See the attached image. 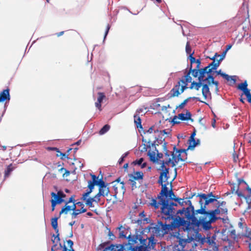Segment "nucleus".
Here are the masks:
<instances>
[{"label":"nucleus","instance_id":"nucleus-1","mask_svg":"<svg viewBox=\"0 0 251 251\" xmlns=\"http://www.w3.org/2000/svg\"><path fill=\"white\" fill-rule=\"evenodd\" d=\"M200 198L199 203L201 205L200 209L194 210V206H190L179 211L182 213L184 212L187 218V228L198 229L203 231H208L213 229L212 224L215 223L218 220L221 219L218 215L221 214H226L227 208L226 207L220 208L217 206L215 209H210L209 205L217 201L219 199L218 196H215L212 192L207 194L202 193L199 194L197 196Z\"/></svg>","mask_w":251,"mask_h":251},{"label":"nucleus","instance_id":"nucleus-2","mask_svg":"<svg viewBox=\"0 0 251 251\" xmlns=\"http://www.w3.org/2000/svg\"><path fill=\"white\" fill-rule=\"evenodd\" d=\"M173 214L172 218L166 219L163 218L160 214L161 219L165 221V224L162 222L157 221V223H151L148 227L144 229L145 232H151L150 237L154 236L163 237L165 234L168 233L170 230H173L180 226H183L184 230L190 231V228H187V220H184V218H180L179 216H176Z\"/></svg>","mask_w":251,"mask_h":251},{"label":"nucleus","instance_id":"nucleus-3","mask_svg":"<svg viewBox=\"0 0 251 251\" xmlns=\"http://www.w3.org/2000/svg\"><path fill=\"white\" fill-rule=\"evenodd\" d=\"M168 171L166 169L164 172H161L158 183L161 185L162 189L158 196V199L161 200L162 207L161 208V215L163 218L166 219L172 218L173 214H175L176 211L174 206H176L177 204L170 201L164 197H167L168 196V189L167 187L169 182L168 179L169 178Z\"/></svg>","mask_w":251,"mask_h":251},{"label":"nucleus","instance_id":"nucleus-4","mask_svg":"<svg viewBox=\"0 0 251 251\" xmlns=\"http://www.w3.org/2000/svg\"><path fill=\"white\" fill-rule=\"evenodd\" d=\"M195 63L197 64L196 67L194 69H192V65H190L189 71L187 72L185 71V75L177 82L172 89L170 93L171 98L178 97L188 88V83L192 81V78L190 76L191 73L194 77H198L201 61L200 59H197Z\"/></svg>","mask_w":251,"mask_h":251},{"label":"nucleus","instance_id":"nucleus-5","mask_svg":"<svg viewBox=\"0 0 251 251\" xmlns=\"http://www.w3.org/2000/svg\"><path fill=\"white\" fill-rule=\"evenodd\" d=\"M143 142L147 143V145H144L143 148L144 151H147L148 148H150L148 152V155L150 157V160L153 162H156L158 160L162 158L163 154L162 153H159L158 151L156 150L155 142V141H152L150 139L147 141L146 139H143Z\"/></svg>","mask_w":251,"mask_h":251},{"label":"nucleus","instance_id":"nucleus-6","mask_svg":"<svg viewBox=\"0 0 251 251\" xmlns=\"http://www.w3.org/2000/svg\"><path fill=\"white\" fill-rule=\"evenodd\" d=\"M90 176H91L92 180H89L88 181V188L89 189L87 190L86 192L82 195V196L81 198V200L83 201H85L86 198L90 195V193H92L93 190L94 188L95 185H97L99 187V188H100L108 185L107 183H105V182L103 180L102 177H101L100 179H99V176H97L95 175L91 174Z\"/></svg>","mask_w":251,"mask_h":251},{"label":"nucleus","instance_id":"nucleus-7","mask_svg":"<svg viewBox=\"0 0 251 251\" xmlns=\"http://www.w3.org/2000/svg\"><path fill=\"white\" fill-rule=\"evenodd\" d=\"M163 152H164L165 160H162L160 170L161 172H164L166 169H167L168 172H169V168H166L165 165H169L171 164L174 161V151H170L167 150L166 143H164L162 145Z\"/></svg>","mask_w":251,"mask_h":251},{"label":"nucleus","instance_id":"nucleus-8","mask_svg":"<svg viewBox=\"0 0 251 251\" xmlns=\"http://www.w3.org/2000/svg\"><path fill=\"white\" fill-rule=\"evenodd\" d=\"M148 242H142L140 245L132 247L135 251H150L154 248L156 242L153 237H148Z\"/></svg>","mask_w":251,"mask_h":251},{"label":"nucleus","instance_id":"nucleus-9","mask_svg":"<svg viewBox=\"0 0 251 251\" xmlns=\"http://www.w3.org/2000/svg\"><path fill=\"white\" fill-rule=\"evenodd\" d=\"M128 239V244L125 245H128L129 247H134L136 245H140L142 242H147L148 237H146L144 238L142 235L136 233L134 235H129L127 237Z\"/></svg>","mask_w":251,"mask_h":251},{"label":"nucleus","instance_id":"nucleus-10","mask_svg":"<svg viewBox=\"0 0 251 251\" xmlns=\"http://www.w3.org/2000/svg\"><path fill=\"white\" fill-rule=\"evenodd\" d=\"M174 151V158L172 162V167L175 166L179 161L184 162L186 159L187 150L177 149L176 146L173 148Z\"/></svg>","mask_w":251,"mask_h":251},{"label":"nucleus","instance_id":"nucleus-11","mask_svg":"<svg viewBox=\"0 0 251 251\" xmlns=\"http://www.w3.org/2000/svg\"><path fill=\"white\" fill-rule=\"evenodd\" d=\"M186 199V200L185 201H184V199H182L178 198H176L175 199V201H177L181 206H184V203H185V204H186V205H188V206L186 208L183 207L182 209L178 210V211H176L175 210L176 212H175V215L176 216H179L180 218H184V220H187V218L185 216L184 212L181 213L179 212V211L181 210H182L183 209H184L185 210L187 208H189L191 206H193L192 204L191 201L187 199Z\"/></svg>","mask_w":251,"mask_h":251},{"label":"nucleus","instance_id":"nucleus-12","mask_svg":"<svg viewBox=\"0 0 251 251\" xmlns=\"http://www.w3.org/2000/svg\"><path fill=\"white\" fill-rule=\"evenodd\" d=\"M107 244L108 242L100 244L99 246V249H104L103 251H123L124 250L125 245L124 244H111L109 246L106 247Z\"/></svg>","mask_w":251,"mask_h":251},{"label":"nucleus","instance_id":"nucleus-13","mask_svg":"<svg viewBox=\"0 0 251 251\" xmlns=\"http://www.w3.org/2000/svg\"><path fill=\"white\" fill-rule=\"evenodd\" d=\"M113 188L115 192L114 196L116 197L118 194H124L126 192V188L125 187V184L123 181L120 183H116L113 184Z\"/></svg>","mask_w":251,"mask_h":251},{"label":"nucleus","instance_id":"nucleus-14","mask_svg":"<svg viewBox=\"0 0 251 251\" xmlns=\"http://www.w3.org/2000/svg\"><path fill=\"white\" fill-rule=\"evenodd\" d=\"M10 100V89L7 88L0 92V101L4 102L5 101H9Z\"/></svg>","mask_w":251,"mask_h":251},{"label":"nucleus","instance_id":"nucleus-15","mask_svg":"<svg viewBox=\"0 0 251 251\" xmlns=\"http://www.w3.org/2000/svg\"><path fill=\"white\" fill-rule=\"evenodd\" d=\"M106 99V96L104 93L98 92L97 100L95 102V106L100 110L101 111V102L104 100Z\"/></svg>","mask_w":251,"mask_h":251},{"label":"nucleus","instance_id":"nucleus-16","mask_svg":"<svg viewBox=\"0 0 251 251\" xmlns=\"http://www.w3.org/2000/svg\"><path fill=\"white\" fill-rule=\"evenodd\" d=\"M208 69L207 67H205L202 69H199L198 72V80L200 81L205 82V80L204 78L205 74H211L210 72H208Z\"/></svg>","mask_w":251,"mask_h":251},{"label":"nucleus","instance_id":"nucleus-17","mask_svg":"<svg viewBox=\"0 0 251 251\" xmlns=\"http://www.w3.org/2000/svg\"><path fill=\"white\" fill-rule=\"evenodd\" d=\"M217 55V53H216L215 55V56L211 58V59L213 60L214 61L210 63L206 67H207V69H208V72H211L212 70H216L217 68L219 66V62L220 61H222L223 59V57H220L219 60L217 61V63H215V57Z\"/></svg>","mask_w":251,"mask_h":251},{"label":"nucleus","instance_id":"nucleus-18","mask_svg":"<svg viewBox=\"0 0 251 251\" xmlns=\"http://www.w3.org/2000/svg\"><path fill=\"white\" fill-rule=\"evenodd\" d=\"M205 82L208 83V84L210 85L211 84H214L215 85V92L216 93H218L219 91V82L217 81L214 80V77L211 75L209 74L207 76L206 78L205 79Z\"/></svg>","mask_w":251,"mask_h":251},{"label":"nucleus","instance_id":"nucleus-19","mask_svg":"<svg viewBox=\"0 0 251 251\" xmlns=\"http://www.w3.org/2000/svg\"><path fill=\"white\" fill-rule=\"evenodd\" d=\"M209 85H210L207 82L202 85V94L205 100H206L208 96H211Z\"/></svg>","mask_w":251,"mask_h":251},{"label":"nucleus","instance_id":"nucleus-20","mask_svg":"<svg viewBox=\"0 0 251 251\" xmlns=\"http://www.w3.org/2000/svg\"><path fill=\"white\" fill-rule=\"evenodd\" d=\"M51 195L53 198L56 200L57 201H61V203L64 201L63 198L66 197V195L63 193L61 191H59L57 194L54 192L51 193Z\"/></svg>","mask_w":251,"mask_h":251},{"label":"nucleus","instance_id":"nucleus-21","mask_svg":"<svg viewBox=\"0 0 251 251\" xmlns=\"http://www.w3.org/2000/svg\"><path fill=\"white\" fill-rule=\"evenodd\" d=\"M217 75H221L224 78L226 79L227 81H232L233 83H235L236 82V79L235 78V76H229L228 75L222 73L221 70H219L216 72Z\"/></svg>","mask_w":251,"mask_h":251},{"label":"nucleus","instance_id":"nucleus-22","mask_svg":"<svg viewBox=\"0 0 251 251\" xmlns=\"http://www.w3.org/2000/svg\"><path fill=\"white\" fill-rule=\"evenodd\" d=\"M191 114L189 111H187L186 114L184 113H180L178 115V118L179 120L181 121H188L189 120H191L193 121V120L191 118Z\"/></svg>","mask_w":251,"mask_h":251},{"label":"nucleus","instance_id":"nucleus-23","mask_svg":"<svg viewBox=\"0 0 251 251\" xmlns=\"http://www.w3.org/2000/svg\"><path fill=\"white\" fill-rule=\"evenodd\" d=\"M110 192L109 187L108 185H106L104 187L99 188L98 193L100 195L103 197L107 196Z\"/></svg>","mask_w":251,"mask_h":251},{"label":"nucleus","instance_id":"nucleus-24","mask_svg":"<svg viewBox=\"0 0 251 251\" xmlns=\"http://www.w3.org/2000/svg\"><path fill=\"white\" fill-rule=\"evenodd\" d=\"M139 111H137L136 114L134 116V123L137 128H142L141 125V119L139 115Z\"/></svg>","mask_w":251,"mask_h":251},{"label":"nucleus","instance_id":"nucleus-25","mask_svg":"<svg viewBox=\"0 0 251 251\" xmlns=\"http://www.w3.org/2000/svg\"><path fill=\"white\" fill-rule=\"evenodd\" d=\"M187 243V239H180L178 241V244L177 245V247H178L177 251H184V249Z\"/></svg>","mask_w":251,"mask_h":251},{"label":"nucleus","instance_id":"nucleus-26","mask_svg":"<svg viewBox=\"0 0 251 251\" xmlns=\"http://www.w3.org/2000/svg\"><path fill=\"white\" fill-rule=\"evenodd\" d=\"M143 173L142 172L138 171L134 173L133 175H130L129 178L135 180H138L139 179L142 180L143 179Z\"/></svg>","mask_w":251,"mask_h":251},{"label":"nucleus","instance_id":"nucleus-27","mask_svg":"<svg viewBox=\"0 0 251 251\" xmlns=\"http://www.w3.org/2000/svg\"><path fill=\"white\" fill-rule=\"evenodd\" d=\"M191 99H193V100H197L198 101H201V102H203L202 101H201L200 98H197V97H189L188 98H187L186 99H185L182 102H181L178 106H176V108H179L180 109H182L184 108V107L185 106V105L186 104V103L188 102V101L191 100Z\"/></svg>","mask_w":251,"mask_h":251},{"label":"nucleus","instance_id":"nucleus-28","mask_svg":"<svg viewBox=\"0 0 251 251\" xmlns=\"http://www.w3.org/2000/svg\"><path fill=\"white\" fill-rule=\"evenodd\" d=\"M74 243L71 240H68L67 241V247L64 245L63 247V251H75L73 248Z\"/></svg>","mask_w":251,"mask_h":251},{"label":"nucleus","instance_id":"nucleus-29","mask_svg":"<svg viewBox=\"0 0 251 251\" xmlns=\"http://www.w3.org/2000/svg\"><path fill=\"white\" fill-rule=\"evenodd\" d=\"M202 82L203 81H200L199 80L198 82H195V81H193L191 82V84L189 88L190 89H194L197 91L199 90L201 86H202Z\"/></svg>","mask_w":251,"mask_h":251},{"label":"nucleus","instance_id":"nucleus-30","mask_svg":"<svg viewBox=\"0 0 251 251\" xmlns=\"http://www.w3.org/2000/svg\"><path fill=\"white\" fill-rule=\"evenodd\" d=\"M59 217H54L51 219V225L52 228L54 229L55 232H58L59 231V229L58 228V223L57 220L59 218Z\"/></svg>","mask_w":251,"mask_h":251},{"label":"nucleus","instance_id":"nucleus-31","mask_svg":"<svg viewBox=\"0 0 251 251\" xmlns=\"http://www.w3.org/2000/svg\"><path fill=\"white\" fill-rule=\"evenodd\" d=\"M143 161H144L143 158H140L138 160H136L132 162V164L134 165H138L139 166H141V168H144L146 167L147 163L146 162L143 163Z\"/></svg>","mask_w":251,"mask_h":251},{"label":"nucleus","instance_id":"nucleus-32","mask_svg":"<svg viewBox=\"0 0 251 251\" xmlns=\"http://www.w3.org/2000/svg\"><path fill=\"white\" fill-rule=\"evenodd\" d=\"M151 205L154 207L155 209L159 208V206L161 205L160 209L162 207V202H161V200H159V201L157 202L155 199H152L151 200V202L150 203Z\"/></svg>","mask_w":251,"mask_h":251},{"label":"nucleus","instance_id":"nucleus-33","mask_svg":"<svg viewBox=\"0 0 251 251\" xmlns=\"http://www.w3.org/2000/svg\"><path fill=\"white\" fill-rule=\"evenodd\" d=\"M56 235L54 234H53L52 237H54V239H52L51 241L52 242V243L53 244V245L52 247H55L57 246V243H59L60 241V239L59 238V231L58 232H55Z\"/></svg>","mask_w":251,"mask_h":251},{"label":"nucleus","instance_id":"nucleus-34","mask_svg":"<svg viewBox=\"0 0 251 251\" xmlns=\"http://www.w3.org/2000/svg\"><path fill=\"white\" fill-rule=\"evenodd\" d=\"M188 142L189 144V145L188 146V150H193L194 148L196 146V145L199 143V140H198L197 141L195 140V139L194 140H188Z\"/></svg>","mask_w":251,"mask_h":251},{"label":"nucleus","instance_id":"nucleus-35","mask_svg":"<svg viewBox=\"0 0 251 251\" xmlns=\"http://www.w3.org/2000/svg\"><path fill=\"white\" fill-rule=\"evenodd\" d=\"M72 207L71 206L66 205L62 208L61 210L59 212V216H60L62 214L64 213L65 214H67L68 211L71 210Z\"/></svg>","mask_w":251,"mask_h":251},{"label":"nucleus","instance_id":"nucleus-36","mask_svg":"<svg viewBox=\"0 0 251 251\" xmlns=\"http://www.w3.org/2000/svg\"><path fill=\"white\" fill-rule=\"evenodd\" d=\"M110 126L109 125L107 124L104 125L99 131V134L103 135L105 134L110 129Z\"/></svg>","mask_w":251,"mask_h":251},{"label":"nucleus","instance_id":"nucleus-37","mask_svg":"<svg viewBox=\"0 0 251 251\" xmlns=\"http://www.w3.org/2000/svg\"><path fill=\"white\" fill-rule=\"evenodd\" d=\"M237 89L243 91L248 88V83L247 80H245L243 83H239L237 87Z\"/></svg>","mask_w":251,"mask_h":251},{"label":"nucleus","instance_id":"nucleus-38","mask_svg":"<svg viewBox=\"0 0 251 251\" xmlns=\"http://www.w3.org/2000/svg\"><path fill=\"white\" fill-rule=\"evenodd\" d=\"M12 171V164H11L7 167L6 169L5 170L4 177H8Z\"/></svg>","mask_w":251,"mask_h":251},{"label":"nucleus","instance_id":"nucleus-39","mask_svg":"<svg viewBox=\"0 0 251 251\" xmlns=\"http://www.w3.org/2000/svg\"><path fill=\"white\" fill-rule=\"evenodd\" d=\"M51 211H53L54 210L55 206L56 205V204H60L61 201H57L56 200H55L53 198V199L51 200Z\"/></svg>","mask_w":251,"mask_h":251},{"label":"nucleus","instance_id":"nucleus-40","mask_svg":"<svg viewBox=\"0 0 251 251\" xmlns=\"http://www.w3.org/2000/svg\"><path fill=\"white\" fill-rule=\"evenodd\" d=\"M106 229L108 230V236L111 240H113L115 238V236L113 233V232L110 230V228H108L106 227Z\"/></svg>","mask_w":251,"mask_h":251},{"label":"nucleus","instance_id":"nucleus-41","mask_svg":"<svg viewBox=\"0 0 251 251\" xmlns=\"http://www.w3.org/2000/svg\"><path fill=\"white\" fill-rule=\"evenodd\" d=\"M185 50L187 54L190 55L191 53H192L189 42H187L186 43Z\"/></svg>","mask_w":251,"mask_h":251},{"label":"nucleus","instance_id":"nucleus-42","mask_svg":"<svg viewBox=\"0 0 251 251\" xmlns=\"http://www.w3.org/2000/svg\"><path fill=\"white\" fill-rule=\"evenodd\" d=\"M81 214V212L80 210L77 209L76 210H75L73 212V213L71 214V216L72 219H75L76 218L77 216Z\"/></svg>","mask_w":251,"mask_h":251},{"label":"nucleus","instance_id":"nucleus-43","mask_svg":"<svg viewBox=\"0 0 251 251\" xmlns=\"http://www.w3.org/2000/svg\"><path fill=\"white\" fill-rule=\"evenodd\" d=\"M128 152H126V153H125L124 154H123V155L122 156V157L120 158V159L119 160V163L120 165H121L122 164V163L124 162V161L125 160V158L128 155Z\"/></svg>","mask_w":251,"mask_h":251},{"label":"nucleus","instance_id":"nucleus-44","mask_svg":"<svg viewBox=\"0 0 251 251\" xmlns=\"http://www.w3.org/2000/svg\"><path fill=\"white\" fill-rule=\"evenodd\" d=\"M129 181L130 182V185L132 189L137 188L136 182L135 180L129 178Z\"/></svg>","mask_w":251,"mask_h":251},{"label":"nucleus","instance_id":"nucleus-45","mask_svg":"<svg viewBox=\"0 0 251 251\" xmlns=\"http://www.w3.org/2000/svg\"><path fill=\"white\" fill-rule=\"evenodd\" d=\"M194 52H192V53H191L189 55V59L190 61L191 65L192 66V64L195 63L196 62V58L193 56V54H194Z\"/></svg>","mask_w":251,"mask_h":251},{"label":"nucleus","instance_id":"nucleus-46","mask_svg":"<svg viewBox=\"0 0 251 251\" xmlns=\"http://www.w3.org/2000/svg\"><path fill=\"white\" fill-rule=\"evenodd\" d=\"M168 195H169V197L170 198V199H168L169 200H175V199H176L175 197V195L174 193V192H173V191L172 190H171L169 192H168ZM170 201V200H169Z\"/></svg>","mask_w":251,"mask_h":251},{"label":"nucleus","instance_id":"nucleus-47","mask_svg":"<svg viewBox=\"0 0 251 251\" xmlns=\"http://www.w3.org/2000/svg\"><path fill=\"white\" fill-rule=\"evenodd\" d=\"M75 195H72L69 199V200L66 202V205H67L68 203L73 202V203L75 202Z\"/></svg>","mask_w":251,"mask_h":251},{"label":"nucleus","instance_id":"nucleus-48","mask_svg":"<svg viewBox=\"0 0 251 251\" xmlns=\"http://www.w3.org/2000/svg\"><path fill=\"white\" fill-rule=\"evenodd\" d=\"M101 196L98 193L94 196L95 202L98 203L100 201V197Z\"/></svg>","mask_w":251,"mask_h":251},{"label":"nucleus","instance_id":"nucleus-49","mask_svg":"<svg viewBox=\"0 0 251 251\" xmlns=\"http://www.w3.org/2000/svg\"><path fill=\"white\" fill-rule=\"evenodd\" d=\"M85 201H86V202H85L86 205H87V206H89L90 207H92L94 206L93 204V202L92 201H91L90 200H89L88 199H87V198H86Z\"/></svg>","mask_w":251,"mask_h":251},{"label":"nucleus","instance_id":"nucleus-50","mask_svg":"<svg viewBox=\"0 0 251 251\" xmlns=\"http://www.w3.org/2000/svg\"><path fill=\"white\" fill-rule=\"evenodd\" d=\"M60 170V171H65V173L63 174V176H68L70 174V171H69L68 170H67L66 169H65L64 168H61Z\"/></svg>","mask_w":251,"mask_h":251},{"label":"nucleus","instance_id":"nucleus-51","mask_svg":"<svg viewBox=\"0 0 251 251\" xmlns=\"http://www.w3.org/2000/svg\"><path fill=\"white\" fill-rule=\"evenodd\" d=\"M230 235L233 239H235L236 238V231L235 230H231L230 232Z\"/></svg>","mask_w":251,"mask_h":251},{"label":"nucleus","instance_id":"nucleus-52","mask_svg":"<svg viewBox=\"0 0 251 251\" xmlns=\"http://www.w3.org/2000/svg\"><path fill=\"white\" fill-rule=\"evenodd\" d=\"M56 156H60L61 157V159L63 160L65 158H68V155H66V154L65 153H62V152H60V154H56Z\"/></svg>","mask_w":251,"mask_h":251},{"label":"nucleus","instance_id":"nucleus-53","mask_svg":"<svg viewBox=\"0 0 251 251\" xmlns=\"http://www.w3.org/2000/svg\"><path fill=\"white\" fill-rule=\"evenodd\" d=\"M243 94L245 95L246 97L251 94V93H250V90L249 89H248V88L247 89H245L244 90H243Z\"/></svg>","mask_w":251,"mask_h":251},{"label":"nucleus","instance_id":"nucleus-54","mask_svg":"<svg viewBox=\"0 0 251 251\" xmlns=\"http://www.w3.org/2000/svg\"><path fill=\"white\" fill-rule=\"evenodd\" d=\"M178 120H179L178 118V116H175L174 117L172 122L174 123V124H179L180 123V122Z\"/></svg>","mask_w":251,"mask_h":251},{"label":"nucleus","instance_id":"nucleus-55","mask_svg":"<svg viewBox=\"0 0 251 251\" xmlns=\"http://www.w3.org/2000/svg\"><path fill=\"white\" fill-rule=\"evenodd\" d=\"M216 202H217V203L218 204V206H219V207L220 206H226V202L225 201H223L220 202V201H217Z\"/></svg>","mask_w":251,"mask_h":251},{"label":"nucleus","instance_id":"nucleus-56","mask_svg":"<svg viewBox=\"0 0 251 251\" xmlns=\"http://www.w3.org/2000/svg\"><path fill=\"white\" fill-rule=\"evenodd\" d=\"M153 130V126H151V127L148 129V130L147 131V133H149V134H151ZM151 135H150V136H149V139H148V140H149V139H150L151 140Z\"/></svg>","mask_w":251,"mask_h":251},{"label":"nucleus","instance_id":"nucleus-57","mask_svg":"<svg viewBox=\"0 0 251 251\" xmlns=\"http://www.w3.org/2000/svg\"><path fill=\"white\" fill-rule=\"evenodd\" d=\"M110 28V26L108 24L107 25V26H106V30H105V32L104 38H105V37L107 35Z\"/></svg>","mask_w":251,"mask_h":251},{"label":"nucleus","instance_id":"nucleus-58","mask_svg":"<svg viewBox=\"0 0 251 251\" xmlns=\"http://www.w3.org/2000/svg\"><path fill=\"white\" fill-rule=\"evenodd\" d=\"M242 183H244L246 185H248L247 183L243 179L240 178L238 179V183L239 185H240Z\"/></svg>","mask_w":251,"mask_h":251},{"label":"nucleus","instance_id":"nucleus-59","mask_svg":"<svg viewBox=\"0 0 251 251\" xmlns=\"http://www.w3.org/2000/svg\"><path fill=\"white\" fill-rule=\"evenodd\" d=\"M48 149L49 150H51V151H56L57 152H59V150L58 148H55V147H49L48 148Z\"/></svg>","mask_w":251,"mask_h":251},{"label":"nucleus","instance_id":"nucleus-60","mask_svg":"<svg viewBox=\"0 0 251 251\" xmlns=\"http://www.w3.org/2000/svg\"><path fill=\"white\" fill-rule=\"evenodd\" d=\"M233 160L235 162H237V159H238V155L235 153L234 151V153H233Z\"/></svg>","mask_w":251,"mask_h":251},{"label":"nucleus","instance_id":"nucleus-61","mask_svg":"<svg viewBox=\"0 0 251 251\" xmlns=\"http://www.w3.org/2000/svg\"><path fill=\"white\" fill-rule=\"evenodd\" d=\"M119 236L120 238H126V235L124 234V231L120 232Z\"/></svg>","mask_w":251,"mask_h":251},{"label":"nucleus","instance_id":"nucleus-62","mask_svg":"<svg viewBox=\"0 0 251 251\" xmlns=\"http://www.w3.org/2000/svg\"><path fill=\"white\" fill-rule=\"evenodd\" d=\"M231 47H232V45H230V44H229V45H227V46H226V50L224 51V53H226V51H227L228 50H229V49H230V48H231Z\"/></svg>","mask_w":251,"mask_h":251},{"label":"nucleus","instance_id":"nucleus-63","mask_svg":"<svg viewBox=\"0 0 251 251\" xmlns=\"http://www.w3.org/2000/svg\"><path fill=\"white\" fill-rule=\"evenodd\" d=\"M76 204L75 202L74 203L73 205L71 206L72 208V209H71V210H73V211L75 210H76Z\"/></svg>","mask_w":251,"mask_h":251},{"label":"nucleus","instance_id":"nucleus-64","mask_svg":"<svg viewBox=\"0 0 251 251\" xmlns=\"http://www.w3.org/2000/svg\"><path fill=\"white\" fill-rule=\"evenodd\" d=\"M248 101L251 103V94L247 96Z\"/></svg>","mask_w":251,"mask_h":251}]
</instances>
